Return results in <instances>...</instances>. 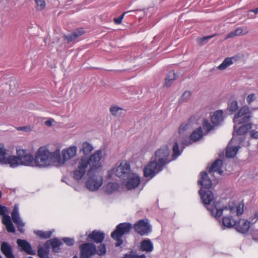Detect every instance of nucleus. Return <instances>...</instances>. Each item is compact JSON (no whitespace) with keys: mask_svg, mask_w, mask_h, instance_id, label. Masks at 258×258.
Masks as SVG:
<instances>
[{"mask_svg":"<svg viewBox=\"0 0 258 258\" xmlns=\"http://www.w3.org/2000/svg\"><path fill=\"white\" fill-rule=\"evenodd\" d=\"M54 122V120L52 118H50L48 120L45 121V124L47 126H51L53 125V123Z\"/></svg>","mask_w":258,"mask_h":258,"instance_id":"nucleus-50","label":"nucleus"},{"mask_svg":"<svg viewBox=\"0 0 258 258\" xmlns=\"http://www.w3.org/2000/svg\"><path fill=\"white\" fill-rule=\"evenodd\" d=\"M253 238L254 240L258 241V230L253 234Z\"/></svg>","mask_w":258,"mask_h":258,"instance_id":"nucleus-54","label":"nucleus"},{"mask_svg":"<svg viewBox=\"0 0 258 258\" xmlns=\"http://www.w3.org/2000/svg\"><path fill=\"white\" fill-rule=\"evenodd\" d=\"M35 233L39 236V237L43 238H48L50 237L51 236L52 231H43L41 230H37L34 231Z\"/></svg>","mask_w":258,"mask_h":258,"instance_id":"nucleus-37","label":"nucleus"},{"mask_svg":"<svg viewBox=\"0 0 258 258\" xmlns=\"http://www.w3.org/2000/svg\"><path fill=\"white\" fill-rule=\"evenodd\" d=\"M58 166H62L71 159L77 156L78 148L76 146H71L64 148L61 151L56 148Z\"/></svg>","mask_w":258,"mask_h":258,"instance_id":"nucleus-6","label":"nucleus"},{"mask_svg":"<svg viewBox=\"0 0 258 258\" xmlns=\"http://www.w3.org/2000/svg\"><path fill=\"white\" fill-rule=\"evenodd\" d=\"M123 109L118 106H111L110 108V112L115 116H119L122 113Z\"/></svg>","mask_w":258,"mask_h":258,"instance_id":"nucleus-35","label":"nucleus"},{"mask_svg":"<svg viewBox=\"0 0 258 258\" xmlns=\"http://www.w3.org/2000/svg\"><path fill=\"white\" fill-rule=\"evenodd\" d=\"M105 252V246L104 244H101L98 248L97 253L101 255L104 254Z\"/></svg>","mask_w":258,"mask_h":258,"instance_id":"nucleus-47","label":"nucleus"},{"mask_svg":"<svg viewBox=\"0 0 258 258\" xmlns=\"http://www.w3.org/2000/svg\"><path fill=\"white\" fill-rule=\"evenodd\" d=\"M40 258H49V256H48V255H45V256H40Z\"/></svg>","mask_w":258,"mask_h":258,"instance_id":"nucleus-59","label":"nucleus"},{"mask_svg":"<svg viewBox=\"0 0 258 258\" xmlns=\"http://www.w3.org/2000/svg\"><path fill=\"white\" fill-rule=\"evenodd\" d=\"M73 258H78V257L76 256H74Z\"/></svg>","mask_w":258,"mask_h":258,"instance_id":"nucleus-61","label":"nucleus"},{"mask_svg":"<svg viewBox=\"0 0 258 258\" xmlns=\"http://www.w3.org/2000/svg\"><path fill=\"white\" fill-rule=\"evenodd\" d=\"M111 171L122 179H125L132 173L130 163L127 161H122L118 166L112 168Z\"/></svg>","mask_w":258,"mask_h":258,"instance_id":"nucleus-10","label":"nucleus"},{"mask_svg":"<svg viewBox=\"0 0 258 258\" xmlns=\"http://www.w3.org/2000/svg\"><path fill=\"white\" fill-rule=\"evenodd\" d=\"M56 149L51 150L49 145L40 147L35 154V167L47 168L58 166Z\"/></svg>","mask_w":258,"mask_h":258,"instance_id":"nucleus-4","label":"nucleus"},{"mask_svg":"<svg viewBox=\"0 0 258 258\" xmlns=\"http://www.w3.org/2000/svg\"><path fill=\"white\" fill-rule=\"evenodd\" d=\"M125 179L126 180L125 185L128 190L136 188L141 183L140 176L133 172H132Z\"/></svg>","mask_w":258,"mask_h":258,"instance_id":"nucleus-13","label":"nucleus"},{"mask_svg":"<svg viewBox=\"0 0 258 258\" xmlns=\"http://www.w3.org/2000/svg\"><path fill=\"white\" fill-rule=\"evenodd\" d=\"M13 221L17 225L19 231L21 232L24 231V227L25 223L22 221L19 213V208L17 206H15L11 214Z\"/></svg>","mask_w":258,"mask_h":258,"instance_id":"nucleus-15","label":"nucleus"},{"mask_svg":"<svg viewBox=\"0 0 258 258\" xmlns=\"http://www.w3.org/2000/svg\"><path fill=\"white\" fill-rule=\"evenodd\" d=\"M170 149L166 145L157 150L155 153L154 160L144 168L145 176L151 178L161 171L163 167L172 160L170 157Z\"/></svg>","mask_w":258,"mask_h":258,"instance_id":"nucleus-3","label":"nucleus"},{"mask_svg":"<svg viewBox=\"0 0 258 258\" xmlns=\"http://www.w3.org/2000/svg\"><path fill=\"white\" fill-rule=\"evenodd\" d=\"M135 231L140 235H147L152 231L151 226L147 221L140 220L134 226Z\"/></svg>","mask_w":258,"mask_h":258,"instance_id":"nucleus-14","label":"nucleus"},{"mask_svg":"<svg viewBox=\"0 0 258 258\" xmlns=\"http://www.w3.org/2000/svg\"><path fill=\"white\" fill-rule=\"evenodd\" d=\"M18 245L21 247L22 249L28 254L34 255L35 251L32 249L30 243L25 240L18 239Z\"/></svg>","mask_w":258,"mask_h":258,"instance_id":"nucleus-20","label":"nucleus"},{"mask_svg":"<svg viewBox=\"0 0 258 258\" xmlns=\"http://www.w3.org/2000/svg\"><path fill=\"white\" fill-rule=\"evenodd\" d=\"M199 193L200 195H201V198L203 201V202L205 205H210L211 202L214 199L213 194L210 190L204 192V191L202 189H201L199 191Z\"/></svg>","mask_w":258,"mask_h":258,"instance_id":"nucleus-21","label":"nucleus"},{"mask_svg":"<svg viewBox=\"0 0 258 258\" xmlns=\"http://www.w3.org/2000/svg\"><path fill=\"white\" fill-rule=\"evenodd\" d=\"M17 129L18 131H22L27 133L30 132L32 131V127L30 125L18 127Z\"/></svg>","mask_w":258,"mask_h":258,"instance_id":"nucleus-48","label":"nucleus"},{"mask_svg":"<svg viewBox=\"0 0 258 258\" xmlns=\"http://www.w3.org/2000/svg\"><path fill=\"white\" fill-rule=\"evenodd\" d=\"M89 237L91 238L94 241L97 243H100L103 240L104 234L103 232L94 230L91 234L89 235Z\"/></svg>","mask_w":258,"mask_h":258,"instance_id":"nucleus-28","label":"nucleus"},{"mask_svg":"<svg viewBox=\"0 0 258 258\" xmlns=\"http://www.w3.org/2000/svg\"><path fill=\"white\" fill-rule=\"evenodd\" d=\"M131 229V224L127 223H120L116 226L115 230L111 235L112 238L116 241V246L122 244L123 241L121 238L124 234L128 233Z\"/></svg>","mask_w":258,"mask_h":258,"instance_id":"nucleus-8","label":"nucleus"},{"mask_svg":"<svg viewBox=\"0 0 258 258\" xmlns=\"http://www.w3.org/2000/svg\"><path fill=\"white\" fill-rule=\"evenodd\" d=\"M103 152L102 150L96 151L89 157L82 156L78 159L76 169L73 172V177L77 180L82 179L86 173L87 169L89 168L87 175L90 174L93 171L102 166L101 159Z\"/></svg>","mask_w":258,"mask_h":258,"instance_id":"nucleus-2","label":"nucleus"},{"mask_svg":"<svg viewBox=\"0 0 258 258\" xmlns=\"http://www.w3.org/2000/svg\"><path fill=\"white\" fill-rule=\"evenodd\" d=\"M203 136V132L201 127L192 132L190 135V140L194 142L199 141Z\"/></svg>","mask_w":258,"mask_h":258,"instance_id":"nucleus-33","label":"nucleus"},{"mask_svg":"<svg viewBox=\"0 0 258 258\" xmlns=\"http://www.w3.org/2000/svg\"><path fill=\"white\" fill-rule=\"evenodd\" d=\"M214 35L209 36H206L203 37L201 38H198L197 39V42L199 44L201 45H204L207 41H208L209 39L212 38Z\"/></svg>","mask_w":258,"mask_h":258,"instance_id":"nucleus-42","label":"nucleus"},{"mask_svg":"<svg viewBox=\"0 0 258 258\" xmlns=\"http://www.w3.org/2000/svg\"><path fill=\"white\" fill-rule=\"evenodd\" d=\"M102 166L97 170L93 171L90 174L87 175L85 185L87 188L91 191L97 190L102 185L103 177L99 174L102 170Z\"/></svg>","mask_w":258,"mask_h":258,"instance_id":"nucleus-7","label":"nucleus"},{"mask_svg":"<svg viewBox=\"0 0 258 258\" xmlns=\"http://www.w3.org/2000/svg\"><path fill=\"white\" fill-rule=\"evenodd\" d=\"M140 249L143 251L151 252L154 249L153 244L149 239L143 240L141 243Z\"/></svg>","mask_w":258,"mask_h":258,"instance_id":"nucleus-24","label":"nucleus"},{"mask_svg":"<svg viewBox=\"0 0 258 258\" xmlns=\"http://www.w3.org/2000/svg\"><path fill=\"white\" fill-rule=\"evenodd\" d=\"M223 120V111L222 110L216 111L211 116V121L214 125L219 124Z\"/></svg>","mask_w":258,"mask_h":258,"instance_id":"nucleus-27","label":"nucleus"},{"mask_svg":"<svg viewBox=\"0 0 258 258\" xmlns=\"http://www.w3.org/2000/svg\"><path fill=\"white\" fill-rule=\"evenodd\" d=\"M256 220H257L258 219V213H256L255 214V218H254Z\"/></svg>","mask_w":258,"mask_h":258,"instance_id":"nucleus-58","label":"nucleus"},{"mask_svg":"<svg viewBox=\"0 0 258 258\" xmlns=\"http://www.w3.org/2000/svg\"><path fill=\"white\" fill-rule=\"evenodd\" d=\"M181 142L182 144L185 146H188L191 144L190 140H189L188 142H186V141H181Z\"/></svg>","mask_w":258,"mask_h":258,"instance_id":"nucleus-56","label":"nucleus"},{"mask_svg":"<svg viewBox=\"0 0 258 258\" xmlns=\"http://www.w3.org/2000/svg\"><path fill=\"white\" fill-rule=\"evenodd\" d=\"M16 155H14L13 168L20 166L35 167V156L21 147L16 148Z\"/></svg>","mask_w":258,"mask_h":258,"instance_id":"nucleus-5","label":"nucleus"},{"mask_svg":"<svg viewBox=\"0 0 258 258\" xmlns=\"http://www.w3.org/2000/svg\"><path fill=\"white\" fill-rule=\"evenodd\" d=\"M228 109L231 112H235L238 109V103L236 101H232L228 105Z\"/></svg>","mask_w":258,"mask_h":258,"instance_id":"nucleus-41","label":"nucleus"},{"mask_svg":"<svg viewBox=\"0 0 258 258\" xmlns=\"http://www.w3.org/2000/svg\"><path fill=\"white\" fill-rule=\"evenodd\" d=\"M48 242H50L52 247L53 248H56L61 245V242L57 238H54L47 241L46 243L47 245Z\"/></svg>","mask_w":258,"mask_h":258,"instance_id":"nucleus-44","label":"nucleus"},{"mask_svg":"<svg viewBox=\"0 0 258 258\" xmlns=\"http://www.w3.org/2000/svg\"><path fill=\"white\" fill-rule=\"evenodd\" d=\"M1 249L3 253L7 258H15L12 253V247L7 242H2Z\"/></svg>","mask_w":258,"mask_h":258,"instance_id":"nucleus-23","label":"nucleus"},{"mask_svg":"<svg viewBox=\"0 0 258 258\" xmlns=\"http://www.w3.org/2000/svg\"><path fill=\"white\" fill-rule=\"evenodd\" d=\"M203 127L208 132L214 128V126L211 125L208 120L205 119L203 122Z\"/></svg>","mask_w":258,"mask_h":258,"instance_id":"nucleus-45","label":"nucleus"},{"mask_svg":"<svg viewBox=\"0 0 258 258\" xmlns=\"http://www.w3.org/2000/svg\"><path fill=\"white\" fill-rule=\"evenodd\" d=\"M126 258H146L145 254L138 255L133 251H131L129 253H127L125 255Z\"/></svg>","mask_w":258,"mask_h":258,"instance_id":"nucleus-43","label":"nucleus"},{"mask_svg":"<svg viewBox=\"0 0 258 258\" xmlns=\"http://www.w3.org/2000/svg\"><path fill=\"white\" fill-rule=\"evenodd\" d=\"M192 129L190 122L183 123L178 128L179 138L183 139L188 135V134Z\"/></svg>","mask_w":258,"mask_h":258,"instance_id":"nucleus-17","label":"nucleus"},{"mask_svg":"<svg viewBox=\"0 0 258 258\" xmlns=\"http://www.w3.org/2000/svg\"><path fill=\"white\" fill-rule=\"evenodd\" d=\"M223 165V161L220 159H218L213 163L211 167L209 168V172H216L219 175H221L223 173V171L221 169V167Z\"/></svg>","mask_w":258,"mask_h":258,"instance_id":"nucleus-25","label":"nucleus"},{"mask_svg":"<svg viewBox=\"0 0 258 258\" xmlns=\"http://www.w3.org/2000/svg\"><path fill=\"white\" fill-rule=\"evenodd\" d=\"M211 214L215 217H220L222 214L224 215L223 218V224L227 227L230 228L235 226L237 231L245 233L248 231L250 227V222L245 219H241L237 223L235 220L236 216L241 215L243 212V207L240 206L237 207H225L222 209H218L216 206L208 208Z\"/></svg>","mask_w":258,"mask_h":258,"instance_id":"nucleus-1","label":"nucleus"},{"mask_svg":"<svg viewBox=\"0 0 258 258\" xmlns=\"http://www.w3.org/2000/svg\"><path fill=\"white\" fill-rule=\"evenodd\" d=\"M0 258H2V256L0 255Z\"/></svg>","mask_w":258,"mask_h":258,"instance_id":"nucleus-63","label":"nucleus"},{"mask_svg":"<svg viewBox=\"0 0 258 258\" xmlns=\"http://www.w3.org/2000/svg\"><path fill=\"white\" fill-rule=\"evenodd\" d=\"M248 33V31L245 27H238L234 31L228 33L225 37V39L232 38L236 36L246 34Z\"/></svg>","mask_w":258,"mask_h":258,"instance_id":"nucleus-22","label":"nucleus"},{"mask_svg":"<svg viewBox=\"0 0 258 258\" xmlns=\"http://www.w3.org/2000/svg\"><path fill=\"white\" fill-rule=\"evenodd\" d=\"M256 99L255 95L253 93L249 94L246 97V102L248 104H251Z\"/></svg>","mask_w":258,"mask_h":258,"instance_id":"nucleus-46","label":"nucleus"},{"mask_svg":"<svg viewBox=\"0 0 258 258\" xmlns=\"http://www.w3.org/2000/svg\"><path fill=\"white\" fill-rule=\"evenodd\" d=\"M134 10H132V11H127V12H124L120 17L119 18H121V20H122V19H123L124 18V15L126 14H127V13H131V12H134Z\"/></svg>","mask_w":258,"mask_h":258,"instance_id":"nucleus-55","label":"nucleus"},{"mask_svg":"<svg viewBox=\"0 0 258 258\" xmlns=\"http://www.w3.org/2000/svg\"><path fill=\"white\" fill-rule=\"evenodd\" d=\"M251 118V110L248 106L245 105L235 114L233 118V122L235 124H241L248 122Z\"/></svg>","mask_w":258,"mask_h":258,"instance_id":"nucleus-9","label":"nucleus"},{"mask_svg":"<svg viewBox=\"0 0 258 258\" xmlns=\"http://www.w3.org/2000/svg\"><path fill=\"white\" fill-rule=\"evenodd\" d=\"M191 94V93L190 91H185L180 98V99H179L180 102L181 103H182L184 102L187 101L190 98Z\"/></svg>","mask_w":258,"mask_h":258,"instance_id":"nucleus-39","label":"nucleus"},{"mask_svg":"<svg viewBox=\"0 0 258 258\" xmlns=\"http://www.w3.org/2000/svg\"><path fill=\"white\" fill-rule=\"evenodd\" d=\"M28 258H33V257H31V256H30V257H29Z\"/></svg>","mask_w":258,"mask_h":258,"instance_id":"nucleus-62","label":"nucleus"},{"mask_svg":"<svg viewBox=\"0 0 258 258\" xmlns=\"http://www.w3.org/2000/svg\"><path fill=\"white\" fill-rule=\"evenodd\" d=\"M248 17L249 18H254L255 17H252V16H249V15H248Z\"/></svg>","mask_w":258,"mask_h":258,"instance_id":"nucleus-60","label":"nucleus"},{"mask_svg":"<svg viewBox=\"0 0 258 258\" xmlns=\"http://www.w3.org/2000/svg\"><path fill=\"white\" fill-rule=\"evenodd\" d=\"M83 33L84 31L82 29H77L71 34L65 35L64 38L67 40L68 42H70L81 36Z\"/></svg>","mask_w":258,"mask_h":258,"instance_id":"nucleus-29","label":"nucleus"},{"mask_svg":"<svg viewBox=\"0 0 258 258\" xmlns=\"http://www.w3.org/2000/svg\"><path fill=\"white\" fill-rule=\"evenodd\" d=\"M6 211L7 208L0 205V215H5V213Z\"/></svg>","mask_w":258,"mask_h":258,"instance_id":"nucleus-52","label":"nucleus"},{"mask_svg":"<svg viewBox=\"0 0 258 258\" xmlns=\"http://www.w3.org/2000/svg\"><path fill=\"white\" fill-rule=\"evenodd\" d=\"M14 155H10L5 145L0 143V165H8L13 168Z\"/></svg>","mask_w":258,"mask_h":258,"instance_id":"nucleus-11","label":"nucleus"},{"mask_svg":"<svg viewBox=\"0 0 258 258\" xmlns=\"http://www.w3.org/2000/svg\"><path fill=\"white\" fill-rule=\"evenodd\" d=\"M251 128L250 123H242L241 124H234V131L233 133V138L236 135H242L247 133V132Z\"/></svg>","mask_w":258,"mask_h":258,"instance_id":"nucleus-16","label":"nucleus"},{"mask_svg":"<svg viewBox=\"0 0 258 258\" xmlns=\"http://www.w3.org/2000/svg\"><path fill=\"white\" fill-rule=\"evenodd\" d=\"M251 136L255 139H258V131L255 132L254 130H252L250 132Z\"/></svg>","mask_w":258,"mask_h":258,"instance_id":"nucleus-51","label":"nucleus"},{"mask_svg":"<svg viewBox=\"0 0 258 258\" xmlns=\"http://www.w3.org/2000/svg\"><path fill=\"white\" fill-rule=\"evenodd\" d=\"M49 253L48 247L46 244L44 247H39L38 249V254L39 257L48 255Z\"/></svg>","mask_w":258,"mask_h":258,"instance_id":"nucleus-38","label":"nucleus"},{"mask_svg":"<svg viewBox=\"0 0 258 258\" xmlns=\"http://www.w3.org/2000/svg\"><path fill=\"white\" fill-rule=\"evenodd\" d=\"M81 258H89L96 252V246L90 243L82 244L80 246Z\"/></svg>","mask_w":258,"mask_h":258,"instance_id":"nucleus-12","label":"nucleus"},{"mask_svg":"<svg viewBox=\"0 0 258 258\" xmlns=\"http://www.w3.org/2000/svg\"><path fill=\"white\" fill-rule=\"evenodd\" d=\"M62 240L64 243L69 246L73 245L74 243V240L73 238L65 237Z\"/></svg>","mask_w":258,"mask_h":258,"instance_id":"nucleus-49","label":"nucleus"},{"mask_svg":"<svg viewBox=\"0 0 258 258\" xmlns=\"http://www.w3.org/2000/svg\"><path fill=\"white\" fill-rule=\"evenodd\" d=\"M3 223L6 226L7 231L9 232H15V228L11 220L10 217L8 215L3 216Z\"/></svg>","mask_w":258,"mask_h":258,"instance_id":"nucleus-26","label":"nucleus"},{"mask_svg":"<svg viewBox=\"0 0 258 258\" xmlns=\"http://www.w3.org/2000/svg\"><path fill=\"white\" fill-rule=\"evenodd\" d=\"M35 3L36 4V9L38 11L43 10L46 6L45 2L44 0H35Z\"/></svg>","mask_w":258,"mask_h":258,"instance_id":"nucleus-40","label":"nucleus"},{"mask_svg":"<svg viewBox=\"0 0 258 258\" xmlns=\"http://www.w3.org/2000/svg\"><path fill=\"white\" fill-rule=\"evenodd\" d=\"M119 187V185L117 183L109 182L106 185L105 190L108 194H111L116 191Z\"/></svg>","mask_w":258,"mask_h":258,"instance_id":"nucleus-34","label":"nucleus"},{"mask_svg":"<svg viewBox=\"0 0 258 258\" xmlns=\"http://www.w3.org/2000/svg\"><path fill=\"white\" fill-rule=\"evenodd\" d=\"M234 141V138H233L229 143L226 151V156L227 158H233L237 154V152L239 148V146H233V143Z\"/></svg>","mask_w":258,"mask_h":258,"instance_id":"nucleus-18","label":"nucleus"},{"mask_svg":"<svg viewBox=\"0 0 258 258\" xmlns=\"http://www.w3.org/2000/svg\"><path fill=\"white\" fill-rule=\"evenodd\" d=\"M198 183L200 184L202 187L206 188H210L212 186V181L205 172L201 173L200 178L198 180Z\"/></svg>","mask_w":258,"mask_h":258,"instance_id":"nucleus-19","label":"nucleus"},{"mask_svg":"<svg viewBox=\"0 0 258 258\" xmlns=\"http://www.w3.org/2000/svg\"><path fill=\"white\" fill-rule=\"evenodd\" d=\"M93 150L94 147L92 145L87 142H85L82 144L81 151L84 153V156H86L91 153Z\"/></svg>","mask_w":258,"mask_h":258,"instance_id":"nucleus-32","label":"nucleus"},{"mask_svg":"<svg viewBox=\"0 0 258 258\" xmlns=\"http://www.w3.org/2000/svg\"><path fill=\"white\" fill-rule=\"evenodd\" d=\"M114 22L116 24H120L122 22L121 18H120L119 17L117 18H114Z\"/></svg>","mask_w":258,"mask_h":258,"instance_id":"nucleus-53","label":"nucleus"},{"mask_svg":"<svg viewBox=\"0 0 258 258\" xmlns=\"http://www.w3.org/2000/svg\"><path fill=\"white\" fill-rule=\"evenodd\" d=\"M172 151L173 154L172 155V159H176L181 154V152L179 151L178 144L177 141L174 143L172 147Z\"/></svg>","mask_w":258,"mask_h":258,"instance_id":"nucleus-36","label":"nucleus"},{"mask_svg":"<svg viewBox=\"0 0 258 258\" xmlns=\"http://www.w3.org/2000/svg\"><path fill=\"white\" fill-rule=\"evenodd\" d=\"M251 12L254 13L255 14H257L258 13V7L254 10H250L248 11L249 13H251Z\"/></svg>","mask_w":258,"mask_h":258,"instance_id":"nucleus-57","label":"nucleus"},{"mask_svg":"<svg viewBox=\"0 0 258 258\" xmlns=\"http://www.w3.org/2000/svg\"><path fill=\"white\" fill-rule=\"evenodd\" d=\"M233 60H235L234 57H227L225 58L223 61L217 67L220 70H224L233 63Z\"/></svg>","mask_w":258,"mask_h":258,"instance_id":"nucleus-31","label":"nucleus"},{"mask_svg":"<svg viewBox=\"0 0 258 258\" xmlns=\"http://www.w3.org/2000/svg\"><path fill=\"white\" fill-rule=\"evenodd\" d=\"M178 77V75L174 71L170 72L165 78V86L167 87H170Z\"/></svg>","mask_w":258,"mask_h":258,"instance_id":"nucleus-30","label":"nucleus"}]
</instances>
